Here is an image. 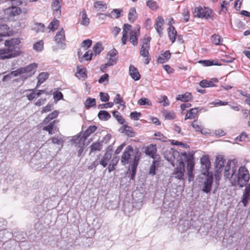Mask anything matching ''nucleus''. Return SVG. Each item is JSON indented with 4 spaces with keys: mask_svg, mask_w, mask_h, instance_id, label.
I'll list each match as a JSON object with an SVG mask.
<instances>
[{
    "mask_svg": "<svg viewBox=\"0 0 250 250\" xmlns=\"http://www.w3.org/2000/svg\"><path fill=\"white\" fill-rule=\"evenodd\" d=\"M174 152H179L175 150L174 149L171 148L170 150H166L164 153V157L167 161H168L173 167L174 169L172 172V175L175 178L182 180L184 179V173L185 171V166L184 163L182 160H179L176 157H172L171 160L167 158V156L169 154H173Z\"/></svg>",
    "mask_w": 250,
    "mask_h": 250,
    "instance_id": "1",
    "label": "nucleus"
},
{
    "mask_svg": "<svg viewBox=\"0 0 250 250\" xmlns=\"http://www.w3.org/2000/svg\"><path fill=\"white\" fill-rule=\"evenodd\" d=\"M20 43V40L19 38L6 41L4 44L6 48L0 49V59H10L19 55L21 53L18 46Z\"/></svg>",
    "mask_w": 250,
    "mask_h": 250,
    "instance_id": "2",
    "label": "nucleus"
},
{
    "mask_svg": "<svg viewBox=\"0 0 250 250\" xmlns=\"http://www.w3.org/2000/svg\"><path fill=\"white\" fill-rule=\"evenodd\" d=\"M172 157H176V158H178L179 160H182L184 163V161L187 162V169L188 176V181H192L194 177L193 170L195 166L193 154L190 153H187L186 152H174L173 154L169 153L167 157L168 159L171 160Z\"/></svg>",
    "mask_w": 250,
    "mask_h": 250,
    "instance_id": "3",
    "label": "nucleus"
},
{
    "mask_svg": "<svg viewBox=\"0 0 250 250\" xmlns=\"http://www.w3.org/2000/svg\"><path fill=\"white\" fill-rule=\"evenodd\" d=\"M236 167L235 162L229 161L225 167L224 176L225 179H228L232 186H235L236 184Z\"/></svg>",
    "mask_w": 250,
    "mask_h": 250,
    "instance_id": "4",
    "label": "nucleus"
},
{
    "mask_svg": "<svg viewBox=\"0 0 250 250\" xmlns=\"http://www.w3.org/2000/svg\"><path fill=\"white\" fill-rule=\"evenodd\" d=\"M150 40L151 38L145 37L141 41V47L140 49V54L141 56L146 58L145 63L146 64H148L150 60L149 53Z\"/></svg>",
    "mask_w": 250,
    "mask_h": 250,
    "instance_id": "5",
    "label": "nucleus"
},
{
    "mask_svg": "<svg viewBox=\"0 0 250 250\" xmlns=\"http://www.w3.org/2000/svg\"><path fill=\"white\" fill-rule=\"evenodd\" d=\"M250 174L248 170L244 166L241 167L236 176V183L240 187H243L249 180Z\"/></svg>",
    "mask_w": 250,
    "mask_h": 250,
    "instance_id": "6",
    "label": "nucleus"
},
{
    "mask_svg": "<svg viewBox=\"0 0 250 250\" xmlns=\"http://www.w3.org/2000/svg\"><path fill=\"white\" fill-rule=\"evenodd\" d=\"M137 149L134 150L132 146H128L123 152L121 162L123 165L128 164L131 162L132 158L133 159Z\"/></svg>",
    "mask_w": 250,
    "mask_h": 250,
    "instance_id": "7",
    "label": "nucleus"
},
{
    "mask_svg": "<svg viewBox=\"0 0 250 250\" xmlns=\"http://www.w3.org/2000/svg\"><path fill=\"white\" fill-rule=\"evenodd\" d=\"M37 66V63H32L25 67H21L22 74V81H24L33 75L36 71Z\"/></svg>",
    "mask_w": 250,
    "mask_h": 250,
    "instance_id": "8",
    "label": "nucleus"
},
{
    "mask_svg": "<svg viewBox=\"0 0 250 250\" xmlns=\"http://www.w3.org/2000/svg\"><path fill=\"white\" fill-rule=\"evenodd\" d=\"M118 51L115 49L111 50L107 54V62L104 64V67L112 66L116 64L118 60Z\"/></svg>",
    "mask_w": 250,
    "mask_h": 250,
    "instance_id": "9",
    "label": "nucleus"
},
{
    "mask_svg": "<svg viewBox=\"0 0 250 250\" xmlns=\"http://www.w3.org/2000/svg\"><path fill=\"white\" fill-rule=\"evenodd\" d=\"M59 122V120H54L48 125L44 126L42 128V130L47 131L50 135L55 134L59 131V129L57 125Z\"/></svg>",
    "mask_w": 250,
    "mask_h": 250,
    "instance_id": "10",
    "label": "nucleus"
},
{
    "mask_svg": "<svg viewBox=\"0 0 250 250\" xmlns=\"http://www.w3.org/2000/svg\"><path fill=\"white\" fill-rule=\"evenodd\" d=\"M213 183V177L212 176L207 175L203 183L202 186V190L207 193L210 192L212 188V185Z\"/></svg>",
    "mask_w": 250,
    "mask_h": 250,
    "instance_id": "11",
    "label": "nucleus"
},
{
    "mask_svg": "<svg viewBox=\"0 0 250 250\" xmlns=\"http://www.w3.org/2000/svg\"><path fill=\"white\" fill-rule=\"evenodd\" d=\"M194 11L196 16L199 18L208 19L211 17L210 10L206 8L196 7L195 8Z\"/></svg>",
    "mask_w": 250,
    "mask_h": 250,
    "instance_id": "12",
    "label": "nucleus"
},
{
    "mask_svg": "<svg viewBox=\"0 0 250 250\" xmlns=\"http://www.w3.org/2000/svg\"><path fill=\"white\" fill-rule=\"evenodd\" d=\"M139 30V29H134L129 32V41L134 46H136L138 43Z\"/></svg>",
    "mask_w": 250,
    "mask_h": 250,
    "instance_id": "13",
    "label": "nucleus"
},
{
    "mask_svg": "<svg viewBox=\"0 0 250 250\" xmlns=\"http://www.w3.org/2000/svg\"><path fill=\"white\" fill-rule=\"evenodd\" d=\"M55 40L56 43L60 46L64 44L65 41V33L62 28L57 33L55 37Z\"/></svg>",
    "mask_w": 250,
    "mask_h": 250,
    "instance_id": "14",
    "label": "nucleus"
},
{
    "mask_svg": "<svg viewBox=\"0 0 250 250\" xmlns=\"http://www.w3.org/2000/svg\"><path fill=\"white\" fill-rule=\"evenodd\" d=\"M164 24V20L162 17L159 16L155 20V29L160 36L163 34V26Z\"/></svg>",
    "mask_w": 250,
    "mask_h": 250,
    "instance_id": "15",
    "label": "nucleus"
},
{
    "mask_svg": "<svg viewBox=\"0 0 250 250\" xmlns=\"http://www.w3.org/2000/svg\"><path fill=\"white\" fill-rule=\"evenodd\" d=\"M131 29V25L128 24H124L123 30V37L121 40L123 45H125L126 43V42L128 39V33H129L130 31L132 30Z\"/></svg>",
    "mask_w": 250,
    "mask_h": 250,
    "instance_id": "16",
    "label": "nucleus"
},
{
    "mask_svg": "<svg viewBox=\"0 0 250 250\" xmlns=\"http://www.w3.org/2000/svg\"><path fill=\"white\" fill-rule=\"evenodd\" d=\"M21 12V9L17 6H11L4 10V13L10 16L19 15Z\"/></svg>",
    "mask_w": 250,
    "mask_h": 250,
    "instance_id": "17",
    "label": "nucleus"
},
{
    "mask_svg": "<svg viewBox=\"0 0 250 250\" xmlns=\"http://www.w3.org/2000/svg\"><path fill=\"white\" fill-rule=\"evenodd\" d=\"M129 72L131 77L135 81H138L140 79L141 75L138 69L133 65H130L129 68Z\"/></svg>",
    "mask_w": 250,
    "mask_h": 250,
    "instance_id": "18",
    "label": "nucleus"
},
{
    "mask_svg": "<svg viewBox=\"0 0 250 250\" xmlns=\"http://www.w3.org/2000/svg\"><path fill=\"white\" fill-rule=\"evenodd\" d=\"M111 152L109 151H107L101 159L100 164L104 167H106L109 160L111 159Z\"/></svg>",
    "mask_w": 250,
    "mask_h": 250,
    "instance_id": "19",
    "label": "nucleus"
},
{
    "mask_svg": "<svg viewBox=\"0 0 250 250\" xmlns=\"http://www.w3.org/2000/svg\"><path fill=\"white\" fill-rule=\"evenodd\" d=\"M157 152V148L155 145L150 144L147 146L145 149L146 155L149 156L151 158L154 159L155 155Z\"/></svg>",
    "mask_w": 250,
    "mask_h": 250,
    "instance_id": "20",
    "label": "nucleus"
},
{
    "mask_svg": "<svg viewBox=\"0 0 250 250\" xmlns=\"http://www.w3.org/2000/svg\"><path fill=\"white\" fill-rule=\"evenodd\" d=\"M201 109L199 108H193L190 109L186 114L185 120L193 119L197 117V113Z\"/></svg>",
    "mask_w": 250,
    "mask_h": 250,
    "instance_id": "21",
    "label": "nucleus"
},
{
    "mask_svg": "<svg viewBox=\"0 0 250 250\" xmlns=\"http://www.w3.org/2000/svg\"><path fill=\"white\" fill-rule=\"evenodd\" d=\"M59 111L54 110L49 114L43 120L42 124L43 125H47L51 120L55 119L58 116Z\"/></svg>",
    "mask_w": 250,
    "mask_h": 250,
    "instance_id": "22",
    "label": "nucleus"
},
{
    "mask_svg": "<svg viewBox=\"0 0 250 250\" xmlns=\"http://www.w3.org/2000/svg\"><path fill=\"white\" fill-rule=\"evenodd\" d=\"M61 0H53L52 2V8L56 16H59L61 15Z\"/></svg>",
    "mask_w": 250,
    "mask_h": 250,
    "instance_id": "23",
    "label": "nucleus"
},
{
    "mask_svg": "<svg viewBox=\"0 0 250 250\" xmlns=\"http://www.w3.org/2000/svg\"><path fill=\"white\" fill-rule=\"evenodd\" d=\"M170 57L171 53L169 51H166L159 56L157 59V61L159 63H163L168 61Z\"/></svg>",
    "mask_w": 250,
    "mask_h": 250,
    "instance_id": "24",
    "label": "nucleus"
},
{
    "mask_svg": "<svg viewBox=\"0 0 250 250\" xmlns=\"http://www.w3.org/2000/svg\"><path fill=\"white\" fill-rule=\"evenodd\" d=\"M49 77V74L47 72H42L37 77L38 82L36 88L40 86L41 84L44 82Z\"/></svg>",
    "mask_w": 250,
    "mask_h": 250,
    "instance_id": "25",
    "label": "nucleus"
},
{
    "mask_svg": "<svg viewBox=\"0 0 250 250\" xmlns=\"http://www.w3.org/2000/svg\"><path fill=\"white\" fill-rule=\"evenodd\" d=\"M26 91H33L32 93H30L29 94L26 96L28 100L30 101L33 100L34 98L38 97L42 93L44 92V90H39L37 91V92L34 91V89H28Z\"/></svg>",
    "mask_w": 250,
    "mask_h": 250,
    "instance_id": "26",
    "label": "nucleus"
},
{
    "mask_svg": "<svg viewBox=\"0 0 250 250\" xmlns=\"http://www.w3.org/2000/svg\"><path fill=\"white\" fill-rule=\"evenodd\" d=\"M202 168L208 171L210 167V163L208 158L207 156H203L200 159Z\"/></svg>",
    "mask_w": 250,
    "mask_h": 250,
    "instance_id": "27",
    "label": "nucleus"
},
{
    "mask_svg": "<svg viewBox=\"0 0 250 250\" xmlns=\"http://www.w3.org/2000/svg\"><path fill=\"white\" fill-rule=\"evenodd\" d=\"M51 142L54 144L62 145L64 142V137L61 134L56 135L51 138Z\"/></svg>",
    "mask_w": 250,
    "mask_h": 250,
    "instance_id": "28",
    "label": "nucleus"
},
{
    "mask_svg": "<svg viewBox=\"0 0 250 250\" xmlns=\"http://www.w3.org/2000/svg\"><path fill=\"white\" fill-rule=\"evenodd\" d=\"M78 55L79 57V59L80 62H82L83 59L85 60L88 61L92 59V57L93 55L92 52L90 50L86 51L83 56L81 58V55H82V52H81V51H79L78 52Z\"/></svg>",
    "mask_w": 250,
    "mask_h": 250,
    "instance_id": "29",
    "label": "nucleus"
},
{
    "mask_svg": "<svg viewBox=\"0 0 250 250\" xmlns=\"http://www.w3.org/2000/svg\"><path fill=\"white\" fill-rule=\"evenodd\" d=\"M191 125L193 128L195 129V131L198 132H200L203 134H206L207 133V131H204V127L202 125L198 123L196 120L194 121L192 124Z\"/></svg>",
    "mask_w": 250,
    "mask_h": 250,
    "instance_id": "30",
    "label": "nucleus"
},
{
    "mask_svg": "<svg viewBox=\"0 0 250 250\" xmlns=\"http://www.w3.org/2000/svg\"><path fill=\"white\" fill-rule=\"evenodd\" d=\"M94 6L97 10L101 12H104L107 9L106 4L102 1H97L95 2Z\"/></svg>",
    "mask_w": 250,
    "mask_h": 250,
    "instance_id": "31",
    "label": "nucleus"
},
{
    "mask_svg": "<svg viewBox=\"0 0 250 250\" xmlns=\"http://www.w3.org/2000/svg\"><path fill=\"white\" fill-rule=\"evenodd\" d=\"M81 19L80 23L83 26H88L90 22V20L88 18L85 11L83 10L80 13Z\"/></svg>",
    "mask_w": 250,
    "mask_h": 250,
    "instance_id": "32",
    "label": "nucleus"
},
{
    "mask_svg": "<svg viewBox=\"0 0 250 250\" xmlns=\"http://www.w3.org/2000/svg\"><path fill=\"white\" fill-rule=\"evenodd\" d=\"M168 34L170 40L173 43L175 40V37L177 34V31L173 26H170L168 28Z\"/></svg>",
    "mask_w": 250,
    "mask_h": 250,
    "instance_id": "33",
    "label": "nucleus"
},
{
    "mask_svg": "<svg viewBox=\"0 0 250 250\" xmlns=\"http://www.w3.org/2000/svg\"><path fill=\"white\" fill-rule=\"evenodd\" d=\"M224 159L223 157L222 156L217 157L215 161V167L217 171L221 170L224 166Z\"/></svg>",
    "mask_w": 250,
    "mask_h": 250,
    "instance_id": "34",
    "label": "nucleus"
},
{
    "mask_svg": "<svg viewBox=\"0 0 250 250\" xmlns=\"http://www.w3.org/2000/svg\"><path fill=\"white\" fill-rule=\"evenodd\" d=\"M176 99L177 100L187 102L192 99V95L190 93L187 92L183 95H178Z\"/></svg>",
    "mask_w": 250,
    "mask_h": 250,
    "instance_id": "35",
    "label": "nucleus"
},
{
    "mask_svg": "<svg viewBox=\"0 0 250 250\" xmlns=\"http://www.w3.org/2000/svg\"><path fill=\"white\" fill-rule=\"evenodd\" d=\"M137 19L136 11L135 8H131L129 10L128 19L131 22H133Z\"/></svg>",
    "mask_w": 250,
    "mask_h": 250,
    "instance_id": "36",
    "label": "nucleus"
},
{
    "mask_svg": "<svg viewBox=\"0 0 250 250\" xmlns=\"http://www.w3.org/2000/svg\"><path fill=\"white\" fill-rule=\"evenodd\" d=\"M124 129L123 132L129 137L135 136V132L133 131V129L127 125H124Z\"/></svg>",
    "mask_w": 250,
    "mask_h": 250,
    "instance_id": "37",
    "label": "nucleus"
},
{
    "mask_svg": "<svg viewBox=\"0 0 250 250\" xmlns=\"http://www.w3.org/2000/svg\"><path fill=\"white\" fill-rule=\"evenodd\" d=\"M102 142H94L90 146V153L93 151H100L103 148Z\"/></svg>",
    "mask_w": 250,
    "mask_h": 250,
    "instance_id": "38",
    "label": "nucleus"
},
{
    "mask_svg": "<svg viewBox=\"0 0 250 250\" xmlns=\"http://www.w3.org/2000/svg\"><path fill=\"white\" fill-rule=\"evenodd\" d=\"M59 25V21L56 19H54L52 21L47 27V29L49 30V32H54L56 30Z\"/></svg>",
    "mask_w": 250,
    "mask_h": 250,
    "instance_id": "39",
    "label": "nucleus"
},
{
    "mask_svg": "<svg viewBox=\"0 0 250 250\" xmlns=\"http://www.w3.org/2000/svg\"><path fill=\"white\" fill-rule=\"evenodd\" d=\"M98 117L102 120H107L110 117V114L106 111L101 110L98 113Z\"/></svg>",
    "mask_w": 250,
    "mask_h": 250,
    "instance_id": "40",
    "label": "nucleus"
},
{
    "mask_svg": "<svg viewBox=\"0 0 250 250\" xmlns=\"http://www.w3.org/2000/svg\"><path fill=\"white\" fill-rule=\"evenodd\" d=\"M97 129V127L95 125H92L89 126L84 132L83 135V138L84 139H86L88 137H89L92 133L95 131Z\"/></svg>",
    "mask_w": 250,
    "mask_h": 250,
    "instance_id": "41",
    "label": "nucleus"
},
{
    "mask_svg": "<svg viewBox=\"0 0 250 250\" xmlns=\"http://www.w3.org/2000/svg\"><path fill=\"white\" fill-rule=\"evenodd\" d=\"M114 103L115 104H119L123 108L125 107V103L122 98L121 97L119 94H117L115 98L114 99Z\"/></svg>",
    "mask_w": 250,
    "mask_h": 250,
    "instance_id": "42",
    "label": "nucleus"
},
{
    "mask_svg": "<svg viewBox=\"0 0 250 250\" xmlns=\"http://www.w3.org/2000/svg\"><path fill=\"white\" fill-rule=\"evenodd\" d=\"M84 105L86 108L93 107L96 105V100L94 98L89 97L86 100Z\"/></svg>",
    "mask_w": 250,
    "mask_h": 250,
    "instance_id": "43",
    "label": "nucleus"
},
{
    "mask_svg": "<svg viewBox=\"0 0 250 250\" xmlns=\"http://www.w3.org/2000/svg\"><path fill=\"white\" fill-rule=\"evenodd\" d=\"M140 153L139 151H137L135 155L134 156V158L133 160V164L131 166V169H136L138 164V161L140 159Z\"/></svg>",
    "mask_w": 250,
    "mask_h": 250,
    "instance_id": "44",
    "label": "nucleus"
},
{
    "mask_svg": "<svg viewBox=\"0 0 250 250\" xmlns=\"http://www.w3.org/2000/svg\"><path fill=\"white\" fill-rule=\"evenodd\" d=\"M211 40L213 43L215 45H219L223 41L222 38L218 35H213L211 37Z\"/></svg>",
    "mask_w": 250,
    "mask_h": 250,
    "instance_id": "45",
    "label": "nucleus"
},
{
    "mask_svg": "<svg viewBox=\"0 0 250 250\" xmlns=\"http://www.w3.org/2000/svg\"><path fill=\"white\" fill-rule=\"evenodd\" d=\"M158 164L159 162L156 160H154L152 162V163L150 167L149 174L153 176L156 174L155 171L156 170V167L158 166Z\"/></svg>",
    "mask_w": 250,
    "mask_h": 250,
    "instance_id": "46",
    "label": "nucleus"
},
{
    "mask_svg": "<svg viewBox=\"0 0 250 250\" xmlns=\"http://www.w3.org/2000/svg\"><path fill=\"white\" fill-rule=\"evenodd\" d=\"M138 104L141 105H148L151 106L152 103L147 98H142L138 101Z\"/></svg>",
    "mask_w": 250,
    "mask_h": 250,
    "instance_id": "47",
    "label": "nucleus"
},
{
    "mask_svg": "<svg viewBox=\"0 0 250 250\" xmlns=\"http://www.w3.org/2000/svg\"><path fill=\"white\" fill-rule=\"evenodd\" d=\"M76 76L80 78H85L86 76V70L85 68H80L79 66L77 67V72Z\"/></svg>",
    "mask_w": 250,
    "mask_h": 250,
    "instance_id": "48",
    "label": "nucleus"
},
{
    "mask_svg": "<svg viewBox=\"0 0 250 250\" xmlns=\"http://www.w3.org/2000/svg\"><path fill=\"white\" fill-rule=\"evenodd\" d=\"M200 85L202 87H214L216 86V85L214 83H212L210 81H207L206 80H202L200 82Z\"/></svg>",
    "mask_w": 250,
    "mask_h": 250,
    "instance_id": "49",
    "label": "nucleus"
},
{
    "mask_svg": "<svg viewBox=\"0 0 250 250\" xmlns=\"http://www.w3.org/2000/svg\"><path fill=\"white\" fill-rule=\"evenodd\" d=\"M93 50L96 55L99 54L103 50L102 43L100 42L96 43L93 46Z\"/></svg>",
    "mask_w": 250,
    "mask_h": 250,
    "instance_id": "50",
    "label": "nucleus"
},
{
    "mask_svg": "<svg viewBox=\"0 0 250 250\" xmlns=\"http://www.w3.org/2000/svg\"><path fill=\"white\" fill-rule=\"evenodd\" d=\"M33 48L37 51H41L43 48V42L40 41L36 42L33 45Z\"/></svg>",
    "mask_w": 250,
    "mask_h": 250,
    "instance_id": "51",
    "label": "nucleus"
},
{
    "mask_svg": "<svg viewBox=\"0 0 250 250\" xmlns=\"http://www.w3.org/2000/svg\"><path fill=\"white\" fill-rule=\"evenodd\" d=\"M163 115L165 119L167 120H172L175 118V114L173 112L165 111L163 112Z\"/></svg>",
    "mask_w": 250,
    "mask_h": 250,
    "instance_id": "52",
    "label": "nucleus"
},
{
    "mask_svg": "<svg viewBox=\"0 0 250 250\" xmlns=\"http://www.w3.org/2000/svg\"><path fill=\"white\" fill-rule=\"evenodd\" d=\"M113 115L117 120L119 123L121 124H123L124 123L125 120L118 111H115L113 112Z\"/></svg>",
    "mask_w": 250,
    "mask_h": 250,
    "instance_id": "53",
    "label": "nucleus"
},
{
    "mask_svg": "<svg viewBox=\"0 0 250 250\" xmlns=\"http://www.w3.org/2000/svg\"><path fill=\"white\" fill-rule=\"evenodd\" d=\"M159 99V103L162 104L164 106L169 105V102L166 96H161Z\"/></svg>",
    "mask_w": 250,
    "mask_h": 250,
    "instance_id": "54",
    "label": "nucleus"
},
{
    "mask_svg": "<svg viewBox=\"0 0 250 250\" xmlns=\"http://www.w3.org/2000/svg\"><path fill=\"white\" fill-rule=\"evenodd\" d=\"M7 26L6 25H0V41L1 40V37L7 34Z\"/></svg>",
    "mask_w": 250,
    "mask_h": 250,
    "instance_id": "55",
    "label": "nucleus"
},
{
    "mask_svg": "<svg viewBox=\"0 0 250 250\" xmlns=\"http://www.w3.org/2000/svg\"><path fill=\"white\" fill-rule=\"evenodd\" d=\"M53 98L55 101H58L61 99H62L63 95L61 92L56 91L53 93Z\"/></svg>",
    "mask_w": 250,
    "mask_h": 250,
    "instance_id": "56",
    "label": "nucleus"
},
{
    "mask_svg": "<svg viewBox=\"0 0 250 250\" xmlns=\"http://www.w3.org/2000/svg\"><path fill=\"white\" fill-rule=\"evenodd\" d=\"M199 63L202 64L205 66H208L212 65H217L216 63H214L213 61L210 60L200 61Z\"/></svg>",
    "mask_w": 250,
    "mask_h": 250,
    "instance_id": "57",
    "label": "nucleus"
},
{
    "mask_svg": "<svg viewBox=\"0 0 250 250\" xmlns=\"http://www.w3.org/2000/svg\"><path fill=\"white\" fill-rule=\"evenodd\" d=\"M53 109V106L51 104H48L45 106L43 107L41 110V112L42 114L48 112Z\"/></svg>",
    "mask_w": 250,
    "mask_h": 250,
    "instance_id": "58",
    "label": "nucleus"
},
{
    "mask_svg": "<svg viewBox=\"0 0 250 250\" xmlns=\"http://www.w3.org/2000/svg\"><path fill=\"white\" fill-rule=\"evenodd\" d=\"M100 99L102 102H106L109 101V97L107 93L101 92L100 93Z\"/></svg>",
    "mask_w": 250,
    "mask_h": 250,
    "instance_id": "59",
    "label": "nucleus"
},
{
    "mask_svg": "<svg viewBox=\"0 0 250 250\" xmlns=\"http://www.w3.org/2000/svg\"><path fill=\"white\" fill-rule=\"evenodd\" d=\"M146 5L152 9H156L157 8V3L154 1L149 0L146 2Z\"/></svg>",
    "mask_w": 250,
    "mask_h": 250,
    "instance_id": "60",
    "label": "nucleus"
},
{
    "mask_svg": "<svg viewBox=\"0 0 250 250\" xmlns=\"http://www.w3.org/2000/svg\"><path fill=\"white\" fill-rule=\"evenodd\" d=\"M36 32H45V28L44 26L42 23H37L36 24V27H35Z\"/></svg>",
    "mask_w": 250,
    "mask_h": 250,
    "instance_id": "61",
    "label": "nucleus"
},
{
    "mask_svg": "<svg viewBox=\"0 0 250 250\" xmlns=\"http://www.w3.org/2000/svg\"><path fill=\"white\" fill-rule=\"evenodd\" d=\"M183 21L184 22H187L188 21L189 18V12L188 9H185L183 13Z\"/></svg>",
    "mask_w": 250,
    "mask_h": 250,
    "instance_id": "62",
    "label": "nucleus"
},
{
    "mask_svg": "<svg viewBox=\"0 0 250 250\" xmlns=\"http://www.w3.org/2000/svg\"><path fill=\"white\" fill-rule=\"evenodd\" d=\"M141 113L137 112L136 111L132 112L130 113V117L132 119L134 120H139L140 117L141 116Z\"/></svg>",
    "mask_w": 250,
    "mask_h": 250,
    "instance_id": "63",
    "label": "nucleus"
},
{
    "mask_svg": "<svg viewBox=\"0 0 250 250\" xmlns=\"http://www.w3.org/2000/svg\"><path fill=\"white\" fill-rule=\"evenodd\" d=\"M10 75H12V76L17 77L18 76H21V79L22 80V74L21 72V68H18L16 70L12 71L10 72Z\"/></svg>",
    "mask_w": 250,
    "mask_h": 250,
    "instance_id": "64",
    "label": "nucleus"
}]
</instances>
